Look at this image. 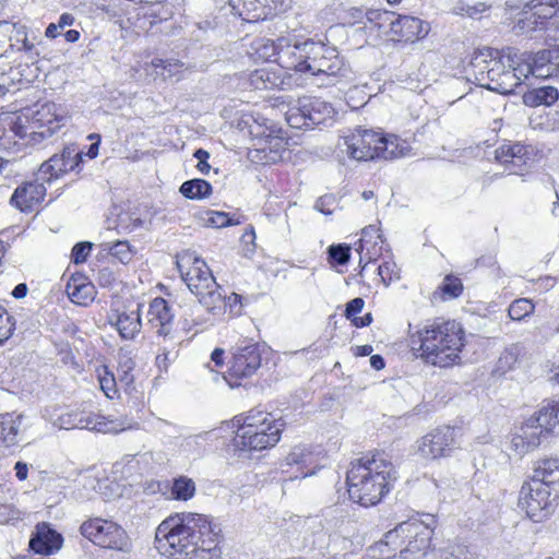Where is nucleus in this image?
Listing matches in <instances>:
<instances>
[{
	"mask_svg": "<svg viewBox=\"0 0 559 559\" xmlns=\"http://www.w3.org/2000/svg\"><path fill=\"white\" fill-rule=\"evenodd\" d=\"M507 68V50L500 52L491 48H484L474 52L468 74L474 76L479 86L491 91L492 84L500 81L499 78H502Z\"/></svg>",
	"mask_w": 559,
	"mask_h": 559,
	"instance_id": "8",
	"label": "nucleus"
},
{
	"mask_svg": "<svg viewBox=\"0 0 559 559\" xmlns=\"http://www.w3.org/2000/svg\"><path fill=\"white\" fill-rule=\"evenodd\" d=\"M46 195L43 182H26L17 187L11 198V203L22 212H28L39 204Z\"/></svg>",
	"mask_w": 559,
	"mask_h": 559,
	"instance_id": "25",
	"label": "nucleus"
},
{
	"mask_svg": "<svg viewBox=\"0 0 559 559\" xmlns=\"http://www.w3.org/2000/svg\"><path fill=\"white\" fill-rule=\"evenodd\" d=\"M302 108L306 109L308 126L311 129L320 126H328L334 117V109L331 104L320 98H302Z\"/></svg>",
	"mask_w": 559,
	"mask_h": 559,
	"instance_id": "28",
	"label": "nucleus"
},
{
	"mask_svg": "<svg viewBox=\"0 0 559 559\" xmlns=\"http://www.w3.org/2000/svg\"><path fill=\"white\" fill-rule=\"evenodd\" d=\"M180 193L191 200H202L211 195L212 186L203 179H191L185 181L180 189Z\"/></svg>",
	"mask_w": 559,
	"mask_h": 559,
	"instance_id": "42",
	"label": "nucleus"
},
{
	"mask_svg": "<svg viewBox=\"0 0 559 559\" xmlns=\"http://www.w3.org/2000/svg\"><path fill=\"white\" fill-rule=\"evenodd\" d=\"M454 427H438L417 440L416 454L425 461L449 456L459 447Z\"/></svg>",
	"mask_w": 559,
	"mask_h": 559,
	"instance_id": "9",
	"label": "nucleus"
},
{
	"mask_svg": "<svg viewBox=\"0 0 559 559\" xmlns=\"http://www.w3.org/2000/svg\"><path fill=\"white\" fill-rule=\"evenodd\" d=\"M558 98L559 92L554 86H542L523 94V103L530 107L551 106Z\"/></svg>",
	"mask_w": 559,
	"mask_h": 559,
	"instance_id": "38",
	"label": "nucleus"
},
{
	"mask_svg": "<svg viewBox=\"0 0 559 559\" xmlns=\"http://www.w3.org/2000/svg\"><path fill=\"white\" fill-rule=\"evenodd\" d=\"M373 238L379 239L380 242H382V236L379 234V229L376 226L370 225L368 227H365L362 229V237L358 241L357 250L364 251L365 246L369 242H372Z\"/></svg>",
	"mask_w": 559,
	"mask_h": 559,
	"instance_id": "61",
	"label": "nucleus"
},
{
	"mask_svg": "<svg viewBox=\"0 0 559 559\" xmlns=\"http://www.w3.org/2000/svg\"><path fill=\"white\" fill-rule=\"evenodd\" d=\"M533 10L525 8V4L520 12V16L514 25V29L521 34H528L536 31L545 29L542 22L536 15H533Z\"/></svg>",
	"mask_w": 559,
	"mask_h": 559,
	"instance_id": "44",
	"label": "nucleus"
},
{
	"mask_svg": "<svg viewBox=\"0 0 559 559\" xmlns=\"http://www.w3.org/2000/svg\"><path fill=\"white\" fill-rule=\"evenodd\" d=\"M391 31L400 39L405 41H414L428 34V24L420 19L407 15H400L395 21L391 22Z\"/></svg>",
	"mask_w": 559,
	"mask_h": 559,
	"instance_id": "27",
	"label": "nucleus"
},
{
	"mask_svg": "<svg viewBox=\"0 0 559 559\" xmlns=\"http://www.w3.org/2000/svg\"><path fill=\"white\" fill-rule=\"evenodd\" d=\"M253 139L257 140V153H264L265 163H274L282 157V152L285 151L286 142L282 136L274 135V131L259 124L250 126L249 130Z\"/></svg>",
	"mask_w": 559,
	"mask_h": 559,
	"instance_id": "20",
	"label": "nucleus"
},
{
	"mask_svg": "<svg viewBox=\"0 0 559 559\" xmlns=\"http://www.w3.org/2000/svg\"><path fill=\"white\" fill-rule=\"evenodd\" d=\"M533 147L521 143H504L495 153L496 159L509 167L511 174L523 175L535 162Z\"/></svg>",
	"mask_w": 559,
	"mask_h": 559,
	"instance_id": "17",
	"label": "nucleus"
},
{
	"mask_svg": "<svg viewBox=\"0 0 559 559\" xmlns=\"http://www.w3.org/2000/svg\"><path fill=\"white\" fill-rule=\"evenodd\" d=\"M282 418L260 409H251L239 425L234 445L239 450L261 451L277 444L284 429Z\"/></svg>",
	"mask_w": 559,
	"mask_h": 559,
	"instance_id": "4",
	"label": "nucleus"
},
{
	"mask_svg": "<svg viewBox=\"0 0 559 559\" xmlns=\"http://www.w3.org/2000/svg\"><path fill=\"white\" fill-rule=\"evenodd\" d=\"M395 478L394 466L383 454H366L352 462L347 471L348 495L361 506L377 504Z\"/></svg>",
	"mask_w": 559,
	"mask_h": 559,
	"instance_id": "3",
	"label": "nucleus"
},
{
	"mask_svg": "<svg viewBox=\"0 0 559 559\" xmlns=\"http://www.w3.org/2000/svg\"><path fill=\"white\" fill-rule=\"evenodd\" d=\"M316 461L312 447L307 444H297L292 448L284 461L281 463L283 472H288L286 467L298 466L301 477L305 478L312 475V472H305L304 469L312 465Z\"/></svg>",
	"mask_w": 559,
	"mask_h": 559,
	"instance_id": "31",
	"label": "nucleus"
},
{
	"mask_svg": "<svg viewBox=\"0 0 559 559\" xmlns=\"http://www.w3.org/2000/svg\"><path fill=\"white\" fill-rule=\"evenodd\" d=\"M395 264L391 262H384L379 265L378 267V274L381 277L382 282L385 286H389V284L394 280L399 278L397 272H395Z\"/></svg>",
	"mask_w": 559,
	"mask_h": 559,
	"instance_id": "60",
	"label": "nucleus"
},
{
	"mask_svg": "<svg viewBox=\"0 0 559 559\" xmlns=\"http://www.w3.org/2000/svg\"><path fill=\"white\" fill-rule=\"evenodd\" d=\"M286 121L295 129H311L310 126H308L306 109L302 108V98L298 99L297 104L288 109L286 112Z\"/></svg>",
	"mask_w": 559,
	"mask_h": 559,
	"instance_id": "47",
	"label": "nucleus"
},
{
	"mask_svg": "<svg viewBox=\"0 0 559 559\" xmlns=\"http://www.w3.org/2000/svg\"><path fill=\"white\" fill-rule=\"evenodd\" d=\"M530 418L532 423L543 430L547 438L559 425V400L544 402L539 409Z\"/></svg>",
	"mask_w": 559,
	"mask_h": 559,
	"instance_id": "33",
	"label": "nucleus"
},
{
	"mask_svg": "<svg viewBox=\"0 0 559 559\" xmlns=\"http://www.w3.org/2000/svg\"><path fill=\"white\" fill-rule=\"evenodd\" d=\"M112 324L122 338L133 340L140 333L142 326L140 309L117 313Z\"/></svg>",
	"mask_w": 559,
	"mask_h": 559,
	"instance_id": "35",
	"label": "nucleus"
},
{
	"mask_svg": "<svg viewBox=\"0 0 559 559\" xmlns=\"http://www.w3.org/2000/svg\"><path fill=\"white\" fill-rule=\"evenodd\" d=\"M490 4L481 1H459L454 4L452 12L456 15L467 16L471 19H479L483 13L490 9Z\"/></svg>",
	"mask_w": 559,
	"mask_h": 559,
	"instance_id": "45",
	"label": "nucleus"
},
{
	"mask_svg": "<svg viewBox=\"0 0 559 559\" xmlns=\"http://www.w3.org/2000/svg\"><path fill=\"white\" fill-rule=\"evenodd\" d=\"M22 419V415H0V444L11 447L17 442V433L21 429Z\"/></svg>",
	"mask_w": 559,
	"mask_h": 559,
	"instance_id": "37",
	"label": "nucleus"
},
{
	"mask_svg": "<svg viewBox=\"0 0 559 559\" xmlns=\"http://www.w3.org/2000/svg\"><path fill=\"white\" fill-rule=\"evenodd\" d=\"M329 260L338 265H345L350 259V247L347 245H332L329 247Z\"/></svg>",
	"mask_w": 559,
	"mask_h": 559,
	"instance_id": "51",
	"label": "nucleus"
},
{
	"mask_svg": "<svg viewBox=\"0 0 559 559\" xmlns=\"http://www.w3.org/2000/svg\"><path fill=\"white\" fill-rule=\"evenodd\" d=\"M21 519L22 512L8 503V501L0 504V524L14 523Z\"/></svg>",
	"mask_w": 559,
	"mask_h": 559,
	"instance_id": "57",
	"label": "nucleus"
},
{
	"mask_svg": "<svg viewBox=\"0 0 559 559\" xmlns=\"http://www.w3.org/2000/svg\"><path fill=\"white\" fill-rule=\"evenodd\" d=\"M381 141L377 144V159L391 160L404 157L411 151V146L406 140L395 134L380 133Z\"/></svg>",
	"mask_w": 559,
	"mask_h": 559,
	"instance_id": "30",
	"label": "nucleus"
},
{
	"mask_svg": "<svg viewBox=\"0 0 559 559\" xmlns=\"http://www.w3.org/2000/svg\"><path fill=\"white\" fill-rule=\"evenodd\" d=\"M530 418L532 423L543 430L547 438L559 425V400L544 402L539 409Z\"/></svg>",
	"mask_w": 559,
	"mask_h": 559,
	"instance_id": "32",
	"label": "nucleus"
},
{
	"mask_svg": "<svg viewBox=\"0 0 559 559\" xmlns=\"http://www.w3.org/2000/svg\"><path fill=\"white\" fill-rule=\"evenodd\" d=\"M251 56L259 60L275 61L278 63L280 45L276 40L269 38H258L251 44Z\"/></svg>",
	"mask_w": 559,
	"mask_h": 559,
	"instance_id": "40",
	"label": "nucleus"
},
{
	"mask_svg": "<svg viewBox=\"0 0 559 559\" xmlns=\"http://www.w3.org/2000/svg\"><path fill=\"white\" fill-rule=\"evenodd\" d=\"M435 559H472L468 551L463 547H452L448 549H439Z\"/></svg>",
	"mask_w": 559,
	"mask_h": 559,
	"instance_id": "58",
	"label": "nucleus"
},
{
	"mask_svg": "<svg viewBox=\"0 0 559 559\" xmlns=\"http://www.w3.org/2000/svg\"><path fill=\"white\" fill-rule=\"evenodd\" d=\"M525 8L533 10L532 14L538 17L544 28H547L549 20L559 17L558 0H528Z\"/></svg>",
	"mask_w": 559,
	"mask_h": 559,
	"instance_id": "39",
	"label": "nucleus"
},
{
	"mask_svg": "<svg viewBox=\"0 0 559 559\" xmlns=\"http://www.w3.org/2000/svg\"><path fill=\"white\" fill-rule=\"evenodd\" d=\"M520 349L518 346L507 348L499 358V367L503 370L513 369L518 362Z\"/></svg>",
	"mask_w": 559,
	"mask_h": 559,
	"instance_id": "55",
	"label": "nucleus"
},
{
	"mask_svg": "<svg viewBox=\"0 0 559 559\" xmlns=\"http://www.w3.org/2000/svg\"><path fill=\"white\" fill-rule=\"evenodd\" d=\"M109 252L122 264H128L133 258V250L128 241H117L110 247Z\"/></svg>",
	"mask_w": 559,
	"mask_h": 559,
	"instance_id": "50",
	"label": "nucleus"
},
{
	"mask_svg": "<svg viewBox=\"0 0 559 559\" xmlns=\"http://www.w3.org/2000/svg\"><path fill=\"white\" fill-rule=\"evenodd\" d=\"M14 330L12 317L0 306V344L7 341Z\"/></svg>",
	"mask_w": 559,
	"mask_h": 559,
	"instance_id": "56",
	"label": "nucleus"
},
{
	"mask_svg": "<svg viewBox=\"0 0 559 559\" xmlns=\"http://www.w3.org/2000/svg\"><path fill=\"white\" fill-rule=\"evenodd\" d=\"M229 4L235 14L248 22H254L266 16L264 0H229Z\"/></svg>",
	"mask_w": 559,
	"mask_h": 559,
	"instance_id": "36",
	"label": "nucleus"
},
{
	"mask_svg": "<svg viewBox=\"0 0 559 559\" xmlns=\"http://www.w3.org/2000/svg\"><path fill=\"white\" fill-rule=\"evenodd\" d=\"M556 498L554 491L546 485L530 480L521 487L519 507L530 519L540 522L551 512Z\"/></svg>",
	"mask_w": 559,
	"mask_h": 559,
	"instance_id": "10",
	"label": "nucleus"
},
{
	"mask_svg": "<svg viewBox=\"0 0 559 559\" xmlns=\"http://www.w3.org/2000/svg\"><path fill=\"white\" fill-rule=\"evenodd\" d=\"M262 356L260 346L249 341H241L235 347L230 361V376L247 378L252 376L261 366Z\"/></svg>",
	"mask_w": 559,
	"mask_h": 559,
	"instance_id": "16",
	"label": "nucleus"
},
{
	"mask_svg": "<svg viewBox=\"0 0 559 559\" xmlns=\"http://www.w3.org/2000/svg\"><path fill=\"white\" fill-rule=\"evenodd\" d=\"M306 73L316 76L337 78L345 75L346 68L334 47L313 40Z\"/></svg>",
	"mask_w": 559,
	"mask_h": 559,
	"instance_id": "12",
	"label": "nucleus"
},
{
	"mask_svg": "<svg viewBox=\"0 0 559 559\" xmlns=\"http://www.w3.org/2000/svg\"><path fill=\"white\" fill-rule=\"evenodd\" d=\"M519 59L523 64H527L531 68L530 74L535 76H548L550 75L549 70L544 71L548 64L552 63L554 59L558 58L557 51L544 49L536 53L531 52H518Z\"/></svg>",
	"mask_w": 559,
	"mask_h": 559,
	"instance_id": "34",
	"label": "nucleus"
},
{
	"mask_svg": "<svg viewBox=\"0 0 559 559\" xmlns=\"http://www.w3.org/2000/svg\"><path fill=\"white\" fill-rule=\"evenodd\" d=\"M533 481L543 483L559 496V457L551 456L538 460L533 471Z\"/></svg>",
	"mask_w": 559,
	"mask_h": 559,
	"instance_id": "26",
	"label": "nucleus"
},
{
	"mask_svg": "<svg viewBox=\"0 0 559 559\" xmlns=\"http://www.w3.org/2000/svg\"><path fill=\"white\" fill-rule=\"evenodd\" d=\"M81 534L95 545L121 549L126 544V532L117 523L100 518L85 521L80 527Z\"/></svg>",
	"mask_w": 559,
	"mask_h": 559,
	"instance_id": "11",
	"label": "nucleus"
},
{
	"mask_svg": "<svg viewBox=\"0 0 559 559\" xmlns=\"http://www.w3.org/2000/svg\"><path fill=\"white\" fill-rule=\"evenodd\" d=\"M63 543L61 534L48 523H38L29 539V548L36 554L48 556L58 551Z\"/></svg>",
	"mask_w": 559,
	"mask_h": 559,
	"instance_id": "22",
	"label": "nucleus"
},
{
	"mask_svg": "<svg viewBox=\"0 0 559 559\" xmlns=\"http://www.w3.org/2000/svg\"><path fill=\"white\" fill-rule=\"evenodd\" d=\"M546 436L531 418H527L510 438V449L519 456L538 448Z\"/></svg>",
	"mask_w": 559,
	"mask_h": 559,
	"instance_id": "19",
	"label": "nucleus"
},
{
	"mask_svg": "<svg viewBox=\"0 0 559 559\" xmlns=\"http://www.w3.org/2000/svg\"><path fill=\"white\" fill-rule=\"evenodd\" d=\"M13 28L14 35L11 37V39L22 44V47L17 48V50L32 52L34 49V44H32L27 38V27L25 25L15 23Z\"/></svg>",
	"mask_w": 559,
	"mask_h": 559,
	"instance_id": "54",
	"label": "nucleus"
},
{
	"mask_svg": "<svg viewBox=\"0 0 559 559\" xmlns=\"http://www.w3.org/2000/svg\"><path fill=\"white\" fill-rule=\"evenodd\" d=\"M151 66L156 69H163V73L166 72L170 78L180 75L187 69L182 61L175 59L164 60L155 58L152 60Z\"/></svg>",
	"mask_w": 559,
	"mask_h": 559,
	"instance_id": "49",
	"label": "nucleus"
},
{
	"mask_svg": "<svg viewBox=\"0 0 559 559\" xmlns=\"http://www.w3.org/2000/svg\"><path fill=\"white\" fill-rule=\"evenodd\" d=\"M312 44L311 39L298 43L289 37H278L280 59L277 64L287 70L306 73Z\"/></svg>",
	"mask_w": 559,
	"mask_h": 559,
	"instance_id": "15",
	"label": "nucleus"
},
{
	"mask_svg": "<svg viewBox=\"0 0 559 559\" xmlns=\"http://www.w3.org/2000/svg\"><path fill=\"white\" fill-rule=\"evenodd\" d=\"M177 266L182 280L200 304L210 311L222 307L221 288L203 260L193 257L192 253H186L178 258Z\"/></svg>",
	"mask_w": 559,
	"mask_h": 559,
	"instance_id": "5",
	"label": "nucleus"
},
{
	"mask_svg": "<svg viewBox=\"0 0 559 559\" xmlns=\"http://www.w3.org/2000/svg\"><path fill=\"white\" fill-rule=\"evenodd\" d=\"M97 373L102 391L108 399L112 400L117 395V383L114 373L105 366L98 369Z\"/></svg>",
	"mask_w": 559,
	"mask_h": 559,
	"instance_id": "48",
	"label": "nucleus"
},
{
	"mask_svg": "<svg viewBox=\"0 0 559 559\" xmlns=\"http://www.w3.org/2000/svg\"><path fill=\"white\" fill-rule=\"evenodd\" d=\"M380 141V132L359 127L344 136L343 143H340L338 146L346 152L349 158L366 162L377 159V144Z\"/></svg>",
	"mask_w": 559,
	"mask_h": 559,
	"instance_id": "13",
	"label": "nucleus"
},
{
	"mask_svg": "<svg viewBox=\"0 0 559 559\" xmlns=\"http://www.w3.org/2000/svg\"><path fill=\"white\" fill-rule=\"evenodd\" d=\"M138 423L121 417L106 418L92 412L82 411V429L95 430L104 433H119L129 429H136Z\"/></svg>",
	"mask_w": 559,
	"mask_h": 559,
	"instance_id": "21",
	"label": "nucleus"
},
{
	"mask_svg": "<svg viewBox=\"0 0 559 559\" xmlns=\"http://www.w3.org/2000/svg\"><path fill=\"white\" fill-rule=\"evenodd\" d=\"M147 325L159 336H168L171 333L174 314L164 298H154L147 311Z\"/></svg>",
	"mask_w": 559,
	"mask_h": 559,
	"instance_id": "23",
	"label": "nucleus"
},
{
	"mask_svg": "<svg viewBox=\"0 0 559 559\" xmlns=\"http://www.w3.org/2000/svg\"><path fill=\"white\" fill-rule=\"evenodd\" d=\"M464 337L462 325L448 320L425 325L411 334L409 342L412 349L427 364L447 368L460 360Z\"/></svg>",
	"mask_w": 559,
	"mask_h": 559,
	"instance_id": "2",
	"label": "nucleus"
},
{
	"mask_svg": "<svg viewBox=\"0 0 559 559\" xmlns=\"http://www.w3.org/2000/svg\"><path fill=\"white\" fill-rule=\"evenodd\" d=\"M507 63L508 69L503 72L502 78H499L500 81L491 86V91L506 95L513 93L528 78L531 71V68L519 59L518 51L513 48L507 49Z\"/></svg>",
	"mask_w": 559,
	"mask_h": 559,
	"instance_id": "18",
	"label": "nucleus"
},
{
	"mask_svg": "<svg viewBox=\"0 0 559 559\" xmlns=\"http://www.w3.org/2000/svg\"><path fill=\"white\" fill-rule=\"evenodd\" d=\"M280 83V76L267 68L257 69L249 75V84L254 90H271Z\"/></svg>",
	"mask_w": 559,
	"mask_h": 559,
	"instance_id": "41",
	"label": "nucleus"
},
{
	"mask_svg": "<svg viewBox=\"0 0 559 559\" xmlns=\"http://www.w3.org/2000/svg\"><path fill=\"white\" fill-rule=\"evenodd\" d=\"M23 114L28 120L29 140L27 141L34 145L51 138L68 120L66 110L55 103H45L35 111Z\"/></svg>",
	"mask_w": 559,
	"mask_h": 559,
	"instance_id": "7",
	"label": "nucleus"
},
{
	"mask_svg": "<svg viewBox=\"0 0 559 559\" xmlns=\"http://www.w3.org/2000/svg\"><path fill=\"white\" fill-rule=\"evenodd\" d=\"M76 157L78 153H74V151L70 148L63 150L61 155H53L39 167L38 179L50 182L61 174L72 170Z\"/></svg>",
	"mask_w": 559,
	"mask_h": 559,
	"instance_id": "24",
	"label": "nucleus"
},
{
	"mask_svg": "<svg viewBox=\"0 0 559 559\" xmlns=\"http://www.w3.org/2000/svg\"><path fill=\"white\" fill-rule=\"evenodd\" d=\"M364 304V300L359 297L352 299L346 306V317L348 319L356 317L362 310Z\"/></svg>",
	"mask_w": 559,
	"mask_h": 559,
	"instance_id": "64",
	"label": "nucleus"
},
{
	"mask_svg": "<svg viewBox=\"0 0 559 559\" xmlns=\"http://www.w3.org/2000/svg\"><path fill=\"white\" fill-rule=\"evenodd\" d=\"M27 116L16 112L0 114V141L1 146L10 150L20 145H33L28 143L29 129Z\"/></svg>",
	"mask_w": 559,
	"mask_h": 559,
	"instance_id": "14",
	"label": "nucleus"
},
{
	"mask_svg": "<svg viewBox=\"0 0 559 559\" xmlns=\"http://www.w3.org/2000/svg\"><path fill=\"white\" fill-rule=\"evenodd\" d=\"M223 305L228 306L230 308V312L238 314L240 313L242 307L241 296L233 293L228 297H223L222 306Z\"/></svg>",
	"mask_w": 559,
	"mask_h": 559,
	"instance_id": "63",
	"label": "nucleus"
},
{
	"mask_svg": "<svg viewBox=\"0 0 559 559\" xmlns=\"http://www.w3.org/2000/svg\"><path fill=\"white\" fill-rule=\"evenodd\" d=\"M66 292L70 300L80 306L90 305L96 295L94 284L80 274L71 276L67 284Z\"/></svg>",
	"mask_w": 559,
	"mask_h": 559,
	"instance_id": "29",
	"label": "nucleus"
},
{
	"mask_svg": "<svg viewBox=\"0 0 559 559\" xmlns=\"http://www.w3.org/2000/svg\"><path fill=\"white\" fill-rule=\"evenodd\" d=\"M194 493L195 484L191 478L187 476H180L174 479L170 488V495L173 499L188 501L194 496Z\"/></svg>",
	"mask_w": 559,
	"mask_h": 559,
	"instance_id": "43",
	"label": "nucleus"
},
{
	"mask_svg": "<svg viewBox=\"0 0 559 559\" xmlns=\"http://www.w3.org/2000/svg\"><path fill=\"white\" fill-rule=\"evenodd\" d=\"M207 215H209V217H207L206 222L212 227L223 228V227L231 225L230 218L224 212L211 211V212H207Z\"/></svg>",
	"mask_w": 559,
	"mask_h": 559,
	"instance_id": "62",
	"label": "nucleus"
},
{
	"mask_svg": "<svg viewBox=\"0 0 559 559\" xmlns=\"http://www.w3.org/2000/svg\"><path fill=\"white\" fill-rule=\"evenodd\" d=\"M219 528L204 514L182 512L164 520L156 528L157 548L174 559H188L198 550L211 551L218 543Z\"/></svg>",
	"mask_w": 559,
	"mask_h": 559,
	"instance_id": "1",
	"label": "nucleus"
},
{
	"mask_svg": "<svg viewBox=\"0 0 559 559\" xmlns=\"http://www.w3.org/2000/svg\"><path fill=\"white\" fill-rule=\"evenodd\" d=\"M385 545L395 544L399 538L406 543L400 550V559H421L430 547L432 528L417 519L400 523L385 534Z\"/></svg>",
	"mask_w": 559,
	"mask_h": 559,
	"instance_id": "6",
	"label": "nucleus"
},
{
	"mask_svg": "<svg viewBox=\"0 0 559 559\" xmlns=\"http://www.w3.org/2000/svg\"><path fill=\"white\" fill-rule=\"evenodd\" d=\"M440 289L444 296V299H452L459 297L462 294L463 284L461 280L449 275L444 278Z\"/></svg>",
	"mask_w": 559,
	"mask_h": 559,
	"instance_id": "52",
	"label": "nucleus"
},
{
	"mask_svg": "<svg viewBox=\"0 0 559 559\" xmlns=\"http://www.w3.org/2000/svg\"><path fill=\"white\" fill-rule=\"evenodd\" d=\"M535 310L534 302L528 298H519L511 302L508 314L513 321H522L533 314Z\"/></svg>",
	"mask_w": 559,
	"mask_h": 559,
	"instance_id": "46",
	"label": "nucleus"
},
{
	"mask_svg": "<svg viewBox=\"0 0 559 559\" xmlns=\"http://www.w3.org/2000/svg\"><path fill=\"white\" fill-rule=\"evenodd\" d=\"M92 250L91 242H79L76 243L71 252V260L74 264H80L86 261L90 252Z\"/></svg>",
	"mask_w": 559,
	"mask_h": 559,
	"instance_id": "59",
	"label": "nucleus"
},
{
	"mask_svg": "<svg viewBox=\"0 0 559 559\" xmlns=\"http://www.w3.org/2000/svg\"><path fill=\"white\" fill-rule=\"evenodd\" d=\"M58 425L61 429H82V411H72L62 414L58 418Z\"/></svg>",
	"mask_w": 559,
	"mask_h": 559,
	"instance_id": "53",
	"label": "nucleus"
}]
</instances>
